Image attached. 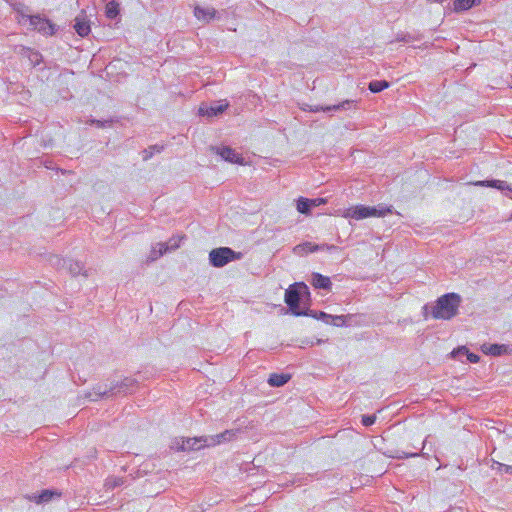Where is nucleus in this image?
I'll use <instances>...</instances> for the list:
<instances>
[{
	"label": "nucleus",
	"mask_w": 512,
	"mask_h": 512,
	"mask_svg": "<svg viewBox=\"0 0 512 512\" xmlns=\"http://www.w3.org/2000/svg\"><path fill=\"white\" fill-rule=\"evenodd\" d=\"M138 381L132 377H125L121 381L112 382L109 387L96 385L91 392L85 393V398L91 401H98L105 397L127 395L135 391Z\"/></svg>",
	"instance_id": "f257e3e1"
},
{
	"label": "nucleus",
	"mask_w": 512,
	"mask_h": 512,
	"mask_svg": "<svg viewBox=\"0 0 512 512\" xmlns=\"http://www.w3.org/2000/svg\"><path fill=\"white\" fill-rule=\"evenodd\" d=\"M461 296L457 293H447L436 300L431 307V316L434 319L450 320L458 314Z\"/></svg>",
	"instance_id": "f03ea898"
},
{
	"label": "nucleus",
	"mask_w": 512,
	"mask_h": 512,
	"mask_svg": "<svg viewBox=\"0 0 512 512\" xmlns=\"http://www.w3.org/2000/svg\"><path fill=\"white\" fill-rule=\"evenodd\" d=\"M310 299L308 286L304 282H296L289 286L285 292V303L289 307L291 313L295 316H302L305 309H301L300 303Z\"/></svg>",
	"instance_id": "7ed1b4c3"
},
{
	"label": "nucleus",
	"mask_w": 512,
	"mask_h": 512,
	"mask_svg": "<svg viewBox=\"0 0 512 512\" xmlns=\"http://www.w3.org/2000/svg\"><path fill=\"white\" fill-rule=\"evenodd\" d=\"M392 214V206L379 205L377 207H370L365 205H356L347 209L344 213L345 218H352L355 220H362L368 217H384Z\"/></svg>",
	"instance_id": "20e7f679"
},
{
	"label": "nucleus",
	"mask_w": 512,
	"mask_h": 512,
	"mask_svg": "<svg viewBox=\"0 0 512 512\" xmlns=\"http://www.w3.org/2000/svg\"><path fill=\"white\" fill-rule=\"evenodd\" d=\"M243 254L236 252L230 247H219L212 249L209 253V263L216 268H221L228 263L240 260Z\"/></svg>",
	"instance_id": "39448f33"
},
{
	"label": "nucleus",
	"mask_w": 512,
	"mask_h": 512,
	"mask_svg": "<svg viewBox=\"0 0 512 512\" xmlns=\"http://www.w3.org/2000/svg\"><path fill=\"white\" fill-rule=\"evenodd\" d=\"M30 25L45 36H51L56 33L57 26L49 19L42 18L40 15H33L29 17Z\"/></svg>",
	"instance_id": "423d86ee"
},
{
	"label": "nucleus",
	"mask_w": 512,
	"mask_h": 512,
	"mask_svg": "<svg viewBox=\"0 0 512 512\" xmlns=\"http://www.w3.org/2000/svg\"><path fill=\"white\" fill-rule=\"evenodd\" d=\"M205 437L200 438H181V439H175L172 444V448H175L178 451H192V450H199L202 447H205L204 443Z\"/></svg>",
	"instance_id": "0eeeda50"
},
{
	"label": "nucleus",
	"mask_w": 512,
	"mask_h": 512,
	"mask_svg": "<svg viewBox=\"0 0 512 512\" xmlns=\"http://www.w3.org/2000/svg\"><path fill=\"white\" fill-rule=\"evenodd\" d=\"M336 249H337V247L335 245H329V244L318 245V244H314L311 242H304V243L296 245L293 248V252L297 255L302 256V255L312 253V252L324 251V250L332 251V250H336Z\"/></svg>",
	"instance_id": "6e6552de"
},
{
	"label": "nucleus",
	"mask_w": 512,
	"mask_h": 512,
	"mask_svg": "<svg viewBox=\"0 0 512 512\" xmlns=\"http://www.w3.org/2000/svg\"><path fill=\"white\" fill-rule=\"evenodd\" d=\"M211 150L220 155L221 158L230 163L243 164V157L236 153L234 149L229 146L224 147H211Z\"/></svg>",
	"instance_id": "1a4fd4ad"
},
{
	"label": "nucleus",
	"mask_w": 512,
	"mask_h": 512,
	"mask_svg": "<svg viewBox=\"0 0 512 512\" xmlns=\"http://www.w3.org/2000/svg\"><path fill=\"white\" fill-rule=\"evenodd\" d=\"M356 104H357V101L347 99V100H344L335 105L310 107L309 111H311V112H319V111L337 112V111L349 110V109L355 108Z\"/></svg>",
	"instance_id": "9d476101"
},
{
	"label": "nucleus",
	"mask_w": 512,
	"mask_h": 512,
	"mask_svg": "<svg viewBox=\"0 0 512 512\" xmlns=\"http://www.w3.org/2000/svg\"><path fill=\"white\" fill-rule=\"evenodd\" d=\"M228 107L229 103L226 100H219L211 104L209 107H200L199 114L206 115L208 117H216L221 115Z\"/></svg>",
	"instance_id": "9b49d317"
},
{
	"label": "nucleus",
	"mask_w": 512,
	"mask_h": 512,
	"mask_svg": "<svg viewBox=\"0 0 512 512\" xmlns=\"http://www.w3.org/2000/svg\"><path fill=\"white\" fill-rule=\"evenodd\" d=\"M323 203H325V200L322 198L308 199L300 197L297 200V210L302 214H309L312 208Z\"/></svg>",
	"instance_id": "f8f14e48"
},
{
	"label": "nucleus",
	"mask_w": 512,
	"mask_h": 512,
	"mask_svg": "<svg viewBox=\"0 0 512 512\" xmlns=\"http://www.w3.org/2000/svg\"><path fill=\"white\" fill-rule=\"evenodd\" d=\"M481 350L483 353L492 355V356H501L504 354H508L511 351L509 345L506 344H488L485 343L481 346Z\"/></svg>",
	"instance_id": "ddd939ff"
},
{
	"label": "nucleus",
	"mask_w": 512,
	"mask_h": 512,
	"mask_svg": "<svg viewBox=\"0 0 512 512\" xmlns=\"http://www.w3.org/2000/svg\"><path fill=\"white\" fill-rule=\"evenodd\" d=\"M234 435H235V433L233 431L226 430V431L216 434V435L205 436L204 443L206 446H215L222 442L231 440L232 436H234Z\"/></svg>",
	"instance_id": "4468645a"
},
{
	"label": "nucleus",
	"mask_w": 512,
	"mask_h": 512,
	"mask_svg": "<svg viewBox=\"0 0 512 512\" xmlns=\"http://www.w3.org/2000/svg\"><path fill=\"white\" fill-rule=\"evenodd\" d=\"M311 284L315 289H322L330 291L332 288V282L329 277L324 276L320 273H313L311 276Z\"/></svg>",
	"instance_id": "2eb2a0df"
},
{
	"label": "nucleus",
	"mask_w": 512,
	"mask_h": 512,
	"mask_svg": "<svg viewBox=\"0 0 512 512\" xmlns=\"http://www.w3.org/2000/svg\"><path fill=\"white\" fill-rule=\"evenodd\" d=\"M60 493H58L55 490L45 489L42 490L39 494H34L30 497V500L35 501L37 504L40 503H47L49 502L54 496L60 497Z\"/></svg>",
	"instance_id": "dca6fc26"
},
{
	"label": "nucleus",
	"mask_w": 512,
	"mask_h": 512,
	"mask_svg": "<svg viewBox=\"0 0 512 512\" xmlns=\"http://www.w3.org/2000/svg\"><path fill=\"white\" fill-rule=\"evenodd\" d=\"M476 186H485V187H492L496 188L498 190L504 191L508 190L512 192V188L507 184L506 181L502 180H483V181H477L474 183Z\"/></svg>",
	"instance_id": "f3484780"
},
{
	"label": "nucleus",
	"mask_w": 512,
	"mask_h": 512,
	"mask_svg": "<svg viewBox=\"0 0 512 512\" xmlns=\"http://www.w3.org/2000/svg\"><path fill=\"white\" fill-rule=\"evenodd\" d=\"M216 14L217 11L213 7L202 8L197 6L194 9V15L199 20H212L216 17Z\"/></svg>",
	"instance_id": "a211bd4d"
},
{
	"label": "nucleus",
	"mask_w": 512,
	"mask_h": 512,
	"mask_svg": "<svg viewBox=\"0 0 512 512\" xmlns=\"http://www.w3.org/2000/svg\"><path fill=\"white\" fill-rule=\"evenodd\" d=\"M290 379H291L290 374L272 373V374H270L267 382L272 387H281V386H284Z\"/></svg>",
	"instance_id": "6ab92c4d"
},
{
	"label": "nucleus",
	"mask_w": 512,
	"mask_h": 512,
	"mask_svg": "<svg viewBox=\"0 0 512 512\" xmlns=\"http://www.w3.org/2000/svg\"><path fill=\"white\" fill-rule=\"evenodd\" d=\"M65 269L68 270V272L72 276H77L80 274L84 275L85 277L87 276V272H86V270H84V265L80 261H74L72 259H68Z\"/></svg>",
	"instance_id": "aec40b11"
},
{
	"label": "nucleus",
	"mask_w": 512,
	"mask_h": 512,
	"mask_svg": "<svg viewBox=\"0 0 512 512\" xmlns=\"http://www.w3.org/2000/svg\"><path fill=\"white\" fill-rule=\"evenodd\" d=\"M73 27H74L75 31L77 32V34L81 37L87 36L91 31L89 23L84 18H81V17L75 18V23H74Z\"/></svg>",
	"instance_id": "412c9836"
},
{
	"label": "nucleus",
	"mask_w": 512,
	"mask_h": 512,
	"mask_svg": "<svg viewBox=\"0 0 512 512\" xmlns=\"http://www.w3.org/2000/svg\"><path fill=\"white\" fill-rule=\"evenodd\" d=\"M169 251V246L166 243H157L155 246L152 247L150 255L148 257L149 261H156L158 258H160L162 255L167 253Z\"/></svg>",
	"instance_id": "4be33fe9"
},
{
	"label": "nucleus",
	"mask_w": 512,
	"mask_h": 512,
	"mask_svg": "<svg viewBox=\"0 0 512 512\" xmlns=\"http://www.w3.org/2000/svg\"><path fill=\"white\" fill-rule=\"evenodd\" d=\"M480 2H481V0H454V2H453L454 11H456V12L466 11V10L472 8L473 6L479 4Z\"/></svg>",
	"instance_id": "5701e85b"
},
{
	"label": "nucleus",
	"mask_w": 512,
	"mask_h": 512,
	"mask_svg": "<svg viewBox=\"0 0 512 512\" xmlns=\"http://www.w3.org/2000/svg\"><path fill=\"white\" fill-rule=\"evenodd\" d=\"M119 3L116 0H111L106 4L105 15L109 19H114L119 15Z\"/></svg>",
	"instance_id": "b1692460"
},
{
	"label": "nucleus",
	"mask_w": 512,
	"mask_h": 512,
	"mask_svg": "<svg viewBox=\"0 0 512 512\" xmlns=\"http://www.w3.org/2000/svg\"><path fill=\"white\" fill-rule=\"evenodd\" d=\"M352 318V315H331L329 322L326 324L333 325L336 327H342L349 325L348 320Z\"/></svg>",
	"instance_id": "393cba45"
},
{
	"label": "nucleus",
	"mask_w": 512,
	"mask_h": 512,
	"mask_svg": "<svg viewBox=\"0 0 512 512\" xmlns=\"http://www.w3.org/2000/svg\"><path fill=\"white\" fill-rule=\"evenodd\" d=\"M390 86L389 82L386 80H373L369 83L368 89L372 93H379L383 90L387 89Z\"/></svg>",
	"instance_id": "a878e982"
},
{
	"label": "nucleus",
	"mask_w": 512,
	"mask_h": 512,
	"mask_svg": "<svg viewBox=\"0 0 512 512\" xmlns=\"http://www.w3.org/2000/svg\"><path fill=\"white\" fill-rule=\"evenodd\" d=\"M305 313L306 314H302V316H309V317H312V318H315V319H318V320H321L323 321L325 324L327 322H329L330 318H331V315L330 314H327L323 311H315V310H310V309H305Z\"/></svg>",
	"instance_id": "bb28decb"
},
{
	"label": "nucleus",
	"mask_w": 512,
	"mask_h": 512,
	"mask_svg": "<svg viewBox=\"0 0 512 512\" xmlns=\"http://www.w3.org/2000/svg\"><path fill=\"white\" fill-rule=\"evenodd\" d=\"M24 55L29 59L30 63L34 67L39 65L42 61V55L38 51L30 48L25 49Z\"/></svg>",
	"instance_id": "cd10ccee"
},
{
	"label": "nucleus",
	"mask_w": 512,
	"mask_h": 512,
	"mask_svg": "<svg viewBox=\"0 0 512 512\" xmlns=\"http://www.w3.org/2000/svg\"><path fill=\"white\" fill-rule=\"evenodd\" d=\"M455 354H465L470 363H477L480 360V357L477 354L470 353L466 347H460L457 350H454L452 355L455 356Z\"/></svg>",
	"instance_id": "c85d7f7f"
},
{
	"label": "nucleus",
	"mask_w": 512,
	"mask_h": 512,
	"mask_svg": "<svg viewBox=\"0 0 512 512\" xmlns=\"http://www.w3.org/2000/svg\"><path fill=\"white\" fill-rule=\"evenodd\" d=\"M162 150H163V146H159V145H152V146L148 147L147 149H144L142 151L143 160L144 161L149 160L150 158H152V156L155 153H160Z\"/></svg>",
	"instance_id": "c756f323"
},
{
	"label": "nucleus",
	"mask_w": 512,
	"mask_h": 512,
	"mask_svg": "<svg viewBox=\"0 0 512 512\" xmlns=\"http://www.w3.org/2000/svg\"><path fill=\"white\" fill-rule=\"evenodd\" d=\"M67 260L68 259H64V258H61V257L55 255V256L51 257L50 262L57 269H65L66 265H67Z\"/></svg>",
	"instance_id": "7c9ffc66"
},
{
	"label": "nucleus",
	"mask_w": 512,
	"mask_h": 512,
	"mask_svg": "<svg viewBox=\"0 0 512 512\" xmlns=\"http://www.w3.org/2000/svg\"><path fill=\"white\" fill-rule=\"evenodd\" d=\"M124 479L123 478H109L105 482V486L107 489H114L116 487H119L123 485Z\"/></svg>",
	"instance_id": "2f4dec72"
},
{
	"label": "nucleus",
	"mask_w": 512,
	"mask_h": 512,
	"mask_svg": "<svg viewBox=\"0 0 512 512\" xmlns=\"http://www.w3.org/2000/svg\"><path fill=\"white\" fill-rule=\"evenodd\" d=\"M376 421V415H362L361 423L363 426L369 427Z\"/></svg>",
	"instance_id": "473e14b6"
},
{
	"label": "nucleus",
	"mask_w": 512,
	"mask_h": 512,
	"mask_svg": "<svg viewBox=\"0 0 512 512\" xmlns=\"http://www.w3.org/2000/svg\"><path fill=\"white\" fill-rule=\"evenodd\" d=\"M180 237H172L166 244L169 246V251L175 250L180 246Z\"/></svg>",
	"instance_id": "72a5a7b5"
},
{
	"label": "nucleus",
	"mask_w": 512,
	"mask_h": 512,
	"mask_svg": "<svg viewBox=\"0 0 512 512\" xmlns=\"http://www.w3.org/2000/svg\"><path fill=\"white\" fill-rule=\"evenodd\" d=\"M419 456L418 452H405V451H397V455L395 456L398 459H406L410 457Z\"/></svg>",
	"instance_id": "f704fd0d"
},
{
	"label": "nucleus",
	"mask_w": 512,
	"mask_h": 512,
	"mask_svg": "<svg viewBox=\"0 0 512 512\" xmlns=\"http://www.w3.org/2000/svg\"><path fill=\"white\" fill-rule=\"evenodd\" d=\"M110 122L111 121H101V120H96V119L91 120V123L96 125L99 128H104L106 126V124H108Z\"/></svg>",
	"instance_id": "c9c22d12"
},
{
	"label": "nucleus",
	"mask_w": 512,
	"mask_h": 512,
	"mask_svg": "<svg viewBox=\"0 0 512 512\" xmlns=\"http://www.w3.org/2000/svg\"><path fill=\"white\" fill-rule=\"evenodd\" d=\"M323 341L321 339H317L316 340V344H320L322 343ZM303 343L307 344V345H310V346H313L315 344V342L313 341H303Z\"/></svg>",
	"instance_id": "e433bc0d"
},
{
	"label": "nucleus",
	"mask_w": 512,
	"mask_h": 512,
	"mask_svg": "<svg viewBox=\"0 0 512 512\" xmlns=\"http://www.w3.org/2000/svg\"><path fill=\"white\" fill-rule=\"evenodd\" d=\"M427 311H428V305H425L423 307V314H424V317L427 318Z\"/></svg>",
	"instance_id": "4c0bfd02"
},
{
	"label": "nucleus",
	"mask_w": 512,
	"mask_h": 512,
	"mask_svg": "<svg viewBox=\"0 0 512 512\" xmlns=\"http://www.w3.org/2000/svg\"><path fill=\"white\" fill-rule=\"evenodd\" d=\"M425 442H426V441L422 442V445H423V446H422V448H421V451H422V450L424 449V447H425Z\"/></svg>",
	"instance_id": "58836bf2"
}]
</instances>
